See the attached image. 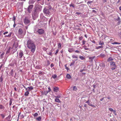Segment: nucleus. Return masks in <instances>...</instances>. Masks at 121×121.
<instances>
[{"label":"nucleus","instance_id":"obj_58","mask_svg":"<svg viewBox=\"0 0 121 121\" xmlns=\"http://www.w3.org/2000/svg\"><path fill=\"white\" fill-rule=\"evenodd\" d=\"M24 88H25L26 89V90H27V88H26V87L25 86H24Z\"/></svg>","mask_w":121,"mask_h":121},{"label":"nucleus","instance_id":"obj_48","mask_svg":"<svg viewBox=\"0 0 121 121\" xmlns=\"http://www.w3.org/2000/svg\"><path fill=\"white\" fill-rule=\"evenodd\" d=\"M14 44V47H15L16 48L18 46L17 44H16V45L15 44Z\"/></svg>","mask_w":121,"mask_h":121},{"label":"nucleus","instance_id":"obj_60","mask_svg":"<svg viewBox=\"0 0 121 121\" xmlns=\"http://www.w3.org/2000/svg\"><path fill=\"white\" fill-rule=\"evenodd\" d=\"M104 99V98H102L100 99V100L101 101H102Z\"/></svg>","mask_w":121,"mask_h":121},{"label":"nucleus","instance_id":"obj_15","mask_svg":"<svg viewBox=\"0 0 121 121\" xmlns=\"http://www.w3.org/2000/svg\"><path fill=\"white\" fill-rule=\"evenodd\" d=\"M55 101L56 102H58V103H60L61 101L60 100L57 98H56L55 99Z\"/></svg>","mask_w":121,"mask_h":121},{"label":"nucleus","instance_id":"obj_19","mask_svg":"<svg viewBox=\"0 0 121 121\" xmlns=\"http://www.w3.org/2000/svg\"><path fill=\"white\" fill-rule=\"evenodd\" d=\"M29 94V92L28 91H26L24 95L26 96H28Z\"/></svg>","mask_w":121,"mask_h":121},{"label":"nucleus","instance_id":"obj_21","mask_svg":"<svg viewBox=\"0 0 121 121\" xmlns=\"http://www.w3.org/2000/svg\"><path fill=\"white\" fill-rule=\"evenodd\" d=\"M36 120L37 121H40L41 120V117L39 116L36 118Z\"/></svg>","mask_w":121,"mask_h":121},{"label":"nucleus","instance_id":"obj_17","mask_svg":"<svg viewBox=\"0 0 121 121\" xmlns=\"http://www.w3.org/2000/svg\"><path fill=\"white\" fill-rule=\"evenodd\" d=\"M113 60V59L112 57H110L108 59V61H110L112 60Z\"/></svg>","mask_w":121,"mask_h":121},{"label":"nucleus","instance_id":"obj_27","mask_svg":"<svg viewBox=\"0 0 121 121\" xmlns=\"http://www.w3.org/2000/svg\"><path fill=\"white\" fill-rule=\"evenodd\" d=\"M12 100V99H10V100L9 102V105H11Z\"/></svg>","mask_w":121,"mask_h":121},{"label":"nucleus","instance_id":"obj_13","mask_svg":"<svg viewBox=\"0 0 121 121\" xmlns=\"http://www.w3.org/2000/svg\"><path fill=\"white\" fill-rule=\"evenodd\" d=\"M27 88H28V89H27V90L29 91H30L31 90H32L33 89V88L32 87V86H31L30 87H28Z\"/></svg>","mask_w":121,"mask_h":121},{"label":"nucleus","instance_id":"obj_46","mask_svg":"<svg viewBox=\"0 0 121 121\" xmlns=\"http://www.w3.org/2000/svg\"><path fill=\"white\" fill-rule=\"evenodd\" d=\"M102 46H99L98 47H97V49H99V48H102Z\"/></svg>","mask_w":121,"mask_h":121},{"label":"nucleus","instance_id":"obj_5","mask_svg":"<svg viewBox=\"0 0 121 121\" xmlns=\"http://www.w3.org/2000/svg\"><path fill=\"white\" fill-rule=\"evenodd\" d=\"M110 65H111V66L113 67L111 68V69L112 70H113L116 68V66L114 62L113 61L111 62H110Z\"/></svg>","mask_w":121,"mask_h":121},{"label":"nucleus","instance_id":"obj_18","mask_svg":"<svg viewBox=\"0 0 121 121\" xmlns=\"http://www.w3.org/2000/svg\"><path fill=\"white\" fill-rule=\"evenodd\" d=\"M95 57V56H90L89 57V59L91 60V61H92L93 59Z\"/></svg>","mask_w":121,"mask_h":121},{"label":"nucleus","instance_id":"obj_61","mask_svg":"<svg viewBox=\"0 0 121 121\" xmlns=\"http://www.w3.org/2000/svg\"><path fill=\"white\" fill-rule=\"evenodd\" d=\"M73 63H71L70 64V65L71 66L72 65H73Z\"/></svg>","mask_w":121,"mask_h":121},{"label":"nucleus","instance_id":"obj_50","mask_svg":"<svg viewBox=\"0 0 121 121\" xmlns=\"http://www.w3.org/2000/svg\"><path fill=\"white\" fill-rule=\"evenodd\" d=\"M54 66L53 64V63H52L51 65V67H52Z\"/></svg>","mask_w":121,"mask_h":121},{"label":"nucleus","instance_id":"obj_63","mask_svg":"<svg viewBox=\"0 0 121 121\" xmlns=\"http://www.w3.org/2000/svg\"><path fill=\"white\" fill-rule=\"evenodd\" d=\"M85 49L86 50H88L89 49L88 48H85Z\"/></svg>","mask_w":121,"mask_h":121},{"label":"nucleus","instance_id":"obj_31","mask_svg":"<svg viewBox=\"0 0 121 121\" xmlns=\"http://www.w3.org/2000/svg\"><path fill=\"white\" fill-rule=\"evenodd\" d=\"M104 43L102 42L101 41H100L99 43V44L100 45H102L104 44Z\"/></svg>","mask_w":121,"mask_h":121},{"label":"nucleus","instance_id":"obj_51","mask_svg":"<svg viewBox=\"0 0 121 121\" xmlns=\"http://www.w3.org/2000/svg\"><path fill=\"white\" fill-rule=\"evenodd\" d=\"M81 13H80L78 12H76V14H78V15H79Z\"/></svg>","mask_w":121,"mask_h":121},{"label":"nucleus","instance_id":"obj_55","mask_svg":"<svg viewBox=\"0 0 121 121\" xmlns=\"http://www.w3.org/2000/svg\"><path fill=\"white\" fill-rule=\"evenodd\" d=\"M4 53H3L2 54H1L0 55V56L2 57L4 54Z\"/></svg>","mask_w":121,"mask_h":121},{"label":"nucleus","instance_id":"obj_64","mask_svg":"<svg viewBox=\"0 0 121 121\" xmlns=\"http://www.w3.org/2000/svg\"><path fill=\"white\" fill-rule=\"evenodd\" d=\"M119 9L121 11V6L119 7Z\"/></svg>","mask_w":121,"mask_h":121},{"label":"nucleus","instance_id":"obj_47","mask_svg":"<svg viewBox=\"0 0 121 121\" xmlns=\"http://www.w3.org/2000/svg\"><path fill=\"white\" fill-rule=\"evenodd\" d=\"M92 11L93 12L95 13H96V11L95 10H93Z\"/></svg>","mask_w":121,"mask_h":121},{"label":"nucleus","instance_id":"obj_59","mask_svg":"<svg viewBox=\"0 0 121 121\" xmlns=\"http://www.w3.org/2000/svg\"><path fill=\"white\" fill-rule=\"evenodd\" d=\"M21 117L22 118H23L24 117V115H21Z\"/></svg>","mask_w":121,"mask_h":121},{"label":"nucleus","instance_id":"obj_49","mask_svg":"<svg viewBox=\"0 0 121 121\" xmlns=\"http://www.w3.org/2000/svg\"><path fill=\"white\" fill-rule=\"evenodd\" d=\"M103 2L104 3L107 2V0H103Z\"/></svg>","mask_w":121,"mask_h":121},{"label":"nucleus","instance_id":"obj_40","mask_svg":"<svg viewBox=\"0 0 121 121\" xmlns=\"http://www.w3.org/2000/svg\"><path fill=\"white\" fill-rule=\"evenodd\" d=\"M48 91L49 92L50 91H51V89L50 87H49L48 88Z\"/></svg>","mask_w":121,"mask_h":121},{"label":"nucleus","instance_id":"obj_39","mask_svg":"<svg viewBox=\"0 0 121 121\" xmlns=\"http://www.w3.org/2000/svg\"><path fill=\"white\" fill-rule=\"evenodd\" d=\"M113 112L115 115H116L117 114L115 110H113Z\"/></svg>","mask_w":121,"mask_h":121},{"label":"nucleus","instance_id":"obj_38","mask_svg":"<svg viewBox=\"0 0 121 121\" xmlns=\"http://www.w3.org/2000/svg\"><path fill=\"white\" fill-rule=\"evenodd\" d=\"M83 37L82 36H81L79 37V39L80 40H82L83 39Z\"/></svg>","mask_w":121,"mask_h":121},{"label":"nucleus","instance_id":"obj_16","mask_svg":"<svg viewBox=\"0 0 121 121\" xmlns=\"http://www.w3.org/2000/svg\"><path fill=\"white\" fill-rule=\"evenodd\" d=\"M66 77L67 78L69 79H70L71 78V77L70 75L68 74L66 75Z\"/></svg>","mask_w":121,"mask_h":121},{"label":"nucleus","instance_id":"obj_7","mask_svg":"<svg viewBox=\"0 0 121 121\" xmlns=\"http://www.w3.org/2000/svg\"><path fill=\"white\" fill-rule=\"evenodd\" d=\"M24 22L25 24L27 25L30 23V21L28 18L26 17L24 19Z\"/></svg>","mask_w":121,"mask_h":121},{"label":"nucleus","instance_id":"obj_45","mask_svg":"<svg viewBox=\"0 0 121 121\" xmlns=\"http://www.w3.org/2000/svg\"><path fill=\"white\" fill-rule=\"evenodd\" d=\"M86 103H87L88 104H90L89 102V99L88 100H87L86 102Z\"/></svg>","mask_w":121,"mask_h":121},{"label":"nucleus","instance_id":"obj_35","mask_svg":"<svg viewBox=\"0 0 121 121\" xmlns=\"http://www.w3.org/2000/svg\"><path fill=\"white\" fill-rule=\"evenodd\" d=\"M4 106L2 105H0V109H2L4 108Z\"/></svg>","mask_w":121,"mask_h":121},{"label":"nucleus","instance_id":"obj_25","mask_svg":"<svg viewBox=\"0 0 121 121\" xmlns=\"http://www.w3.org/2000/svg\"><path fill=\"white\" fill-rule=\"evenodd\" d=\"M86 42V41L85 40H83L82 41V45H85V44Z\"/></svg>","mask_w":121,"mask_h":121},{"label":"nucleus","instance_id":"obj_44","mask_svg":"<svg viewBox=\"0 0 121 121\" xmlns=\"http://www.w3.org/2000/svg\"><path fill=\"white\" fill-rule=\"evenodd\" d=\"M85 69H82V70H80V72H83V71H85Z\"/></svg>","mask_w":121,"mask_h":121},{"label":"nucleus","instance_id":"obj_24","mask_svg":"<svg viewBox=\"0 0 121 121\" xmlns=\"http://www.w3.org/2000/svg\"><path fill=\"white\" fill-rule=\"evenodd\" d=\"M12 118L11 117L10 115L8 116V121H10L11 120Z\"/></svg>","mask_w":121,"mask_h":121},{"label":"nucleus","instance_id":"obj_37","mask_svg":"<svg viewBox=\"0 0 121 121\" xmlns=\"http://www.w3.org/2000/svg\"><path fill=\"white\" fill-rule=\"evenodd\" d=\"M109 110L111 111H113V109L111 108H109Z\"/></svg>","mask_w":121,"mask_h":121},{"label":"nucleus","instance_id":"obj_28","mask_svg":"<svg viewBox=\"0 0 121 121\" xmlns=\"http://www.w3.org/2000/svg\"><path fill=\"white\" fill-rule=\"evenodd\" d=\"M3 77L2 76H1L0 77V82H2L3 81Z\"/></svg>","mask_w":121,"mask_h":121},{"label":"nucleus","instance_id":"obj_26","mask_svg":"<svg viewBox=\"0 0 121 121\" xmlns=\"http://www.w3.org/2000/svg\"><path fill=\"white\" fill-rule=\"evenodd\" d=\"M79 57L82 60H83L85 59L84 57L82 56H80Z\"/></svg>","mask_w":121,"mask_h":121},{"label":"nucleus","instance_id":"obj_54","mask_svg":"<svg viewBox=\"0 0 121 121\" xmlns=\"http://www.w3.org/2000/svg\"><path fill=\"white\" fill-rule=\"evenodd\" d=\"M7 33H8V32L7 31H6V32H4L3 33V34L4 35H5L6 34H7Z\"/></svg>","mask_w":121,"mask_h":121},{"label":"nucleus","instance_id":"obj_4","mask_svg":"<svg viewBox=\"0 0 121 121\" xmlns=\"http://www.w3.org/2000/svg\"><path fill=\"white\" fill-rule=\"evenodd\" d=\"M35 31L39 35H42L44 32V30L42 29H35Z\"/></svg>","mask_w":121,"mask_h":121},{"label":"nucleus","instance_id":"obj_34","mask_svg":"<svg viewBox=\"0 0 121 121\" xmlns=\"http://www.w3.org/2000/svg\"><path fill=\"white\" fill-rule=\"evenodd\" d=\"M38 115V114L37 113H36L34 115V117H35L37 116Z\"/></svg>","mask_w":121,"mask_h":121},{"label":"nucleus","instance_id":"obj_33","mask_svg":"<svg viewBox=\"0 0 121 121\" xmlns=\"http://www.w3.org/2000/svg\"><path fill=\"white\" fill-rule=\"evenodd\" d=\"M77 89V88L76 86H74L73 87V90L74 91H76Z\"/></svg>","mask_w":121,"mask_h":121},{"label":"nucleus","instance_id":"obj_30","mask_svg":"<svg viewBox=\"0 0 121 121\" xmlns=\"http://www.w3.org/2000/svg\"><path fill=\"white\" fill-rule=\"evenodd\" d=\"M112 44H121V43L115 42L114 43H112Z\"/></svg>","mask_w":121,"mask_h":121},{"label":"nucleus","instance_id":"obj_2","mask_svg":"<svg viewBox=\"0 0 121 121\" xmlns=\"http://www.w3.org/2000/svg\"><path fill=\"white\" fill-rule=\"evenodd\" d=\"M41 7V8H39V9L38 8H37L35 10L33 13L32 14L33 18V19L35 20L38 16V14L39 12L41 11V6H40Z\"/></svg>","mask_w":121,"mask_h":121},{"label":"nucleus","instance_id":"obj_52","mask_svg":"<svg viewBox=\"0 0 121 121\" xmlns=\"http://www.w3.org/2000/svg\"><path fill=\"white\" fill-rule=\"evenodd\" d=\"M43 49L44 50L46 51L47 50V49L45 48H43Z\"/></svg>","mask_w":121,"mask_h":121},{"label":"nucleus","instance_id":"obj_62","mask_svg":"<svg viewBox=\"0 0 121 121\" xmlns=\"http://www.w3.org/2000/svg\"><path fill=\"white\" fill-rule=\"evenodd\" d=\"M13 19L14 21L15 20V17H13Z\"/></svg>","mask_w":121,"mask_h":121},{"label":"nucleus","instance_id":"obj_20","mask_svg":"<svg viewBox=\"0 0 121 121\" xmlns=\"http://www.w3.org/2000/svg\"><path fill=\"white\" fill-rule=\"evenodd\" d=\"M72 57L73 58H78V56L77 55H73L72 56Z\"/></svg>","mask_w":121,"mask_h":121},{"label":"nucleus","instance_id":"obj_22","mask_svg":"<svg viewBox=\"0 0 121 121\" xmlns=\"http://www.w3.org/2000/svg\"><path fill=\"white\" fill-rule=\"evenodd\" d=\"M44 73L43 72H41L40 71L38 72V74L40 76H41Z\"/></svg>","mask_w":121,"mask_h":121},{"label":"nucleus","instance_id":"obj_29","mask_svg":"<svg viewBox=\"0 0 121 121\" xmlns=\"http://www.w3.org/2000/svg\"><path fill=\"white\" fill-rule=\"evenodd\" d=\"M13 70H12L9 73V74H11V75H13Z\"/></svg>","mask_w":121,"mask_h":121},{"label":"nucleus","instance_id":"obj_14","mask_svg":"<svg viewBox=\"0 0 121 121\" xmlns=\"http://www.w3.org/2000/svg\"><path fill=\"white\" fill-rule=\"evenodd\" d=\"M47 52L48 55H50V56L52 55V53L50 50H49V51H47Z\"/></svg>","mask_w":121,"mask_h":121},{"label":"nucleus","instance_id":"obj_3","mask_svg":"<svg viewBox=\"0 0 121 121\" xmlns=\"http://www.w3.org/2000/svg\"><path fill=\"white\" fill-rule=\"evenodd\" d=\"M24 34H23V31L22 29H19L18 30V36L20 38L23 37Z\"/></svg>","mask_w":121,"mask_h":121},{"label":"nucleus","instance_id":"obj_11","mask_svg":"<svg viewBox=\"0 0 121 121\" xmlns=\"http://www.w3.org/2000/svg\"><path fill=\"white\" fill-rule=\"evenodd\" d=\"M61 43H59L57 47L58 49H61Z\"/></svg>","mask_w":121,"mask_h":121},{"label":"nucleus","instance_id":"obj_56","mask_svg":"<svg viewBox=\"0 0 121 121\" xmlns=\"http://www.w3.org/2000/svg\"><path fill=\"white\" fill-rule=\"evenodd\" d=\"M88 105H89L90 106H93V105L92 104H88Z\"/></svg>","mask_w":121,"mask_h":121},{"label":"nucleus","instance_id":"obj_43","mask_svg":"<svg viewBox=\"0 0 121 121\" xmlns=\"http://www.w3.org/2000/svg\"><path fill=\"white\" fill-rule=\"evenodd\" d=\"M55 97H56V98H60V95H59L56 96Z\"/></svg>","mask_w":121,"mask_h":121},{"label":"nucleus","instance_id":"obj_10","mask_svg":"<svg viewBox=\"0 0 121 121\" xmlns=\"http://www.w3.org/2000/svg\"><path fill=\"white\" fill-rule=\"evenodd\" d=\"M59 90V88L57 87H55L54 88L53 91L55 92H57Z\"/></svg>","mask_w":121,"mask_h":121},{"label":"nucleus","instance_id":"obj_23","mask_svg":"<svg viewBox=\"0 0 121 121\" xmlns=\"http://www.w3.org/2000/svg\"><path fill=\"white\" fill-rule=\"evenodd\" d=\"M57 77V75L56 74H55L54 75H53L52 76V77L54 79H55Z\"/></svg>","mask_w":121,"mask_h":121},{"label":"nucleus","instance_id":"obj_6","mask_svg":"<svg viewBox=\"0 0 121 121\" xmlns=\"http://www.w3.org/2000/svg\"><path fill=\"white\" fill-rule=\"evenodd\" d=\"M33 6V5H30L28 7L27 11L29 13H30L31 11H32Z\"/></svg>","mask_w":121,"mask_h":121},{"label":"nucleus","instance_id":"obj_53","mask_svg":"<svg viewBox=\"0 0 121 121\" xmlns=\"http://www.w3.org/2000/svg\"><path fill=\"white\" fill-rule=\"evenodd\" d=\"M120 17H118V18L117 19V20L118 21L119 20H120Z\"/></svg>","mask_w":121,"mask_h":121},{"label":"nucleus","instance_id":"obj_42","mask_svg":"<svg viewBox=\"0 0 121 121\" xmlns=\"http://www.w3.org/2000/svg\"><path fill=\"white\" fill-rule=\"evenodd\" d=\"M70 6H72L73 7H74V5L73 4H71L70 5Z\"/></svg>","mask_w":121,"mask_h":121},{"label":"nucleus","instance_id":"obj_36","mask_svg":"<svg viewBox=\"0 0 121 121\" xmlns=\"http://www.w3.org/2000/svg\"><path fill=\"white\" fill-rule=\"evenodd\" d=\"M92 1H88L87 2V3L88 4H91V3H92Z\"/></svg>","mask_w":121,"mask_h":121},{"label":"nucleus","instance_id":"obj_1","mask_svg":"<svg viewBox=\"0 0 121 121\" xmlns=\"http://www.w3.org/2000/svg\"><path fill=\"white\" fill-rule=\"evenodd\" d=\"M26 45L28 48L30 49L31 51L34 53L36 47L33 41L29 39L27 41Z\"/></svg>","mask_w":121,"mask_h":121},{"label":"nucleus","instance_id":"obj_8","mask_svg":"<svg viewBox=\"0 0 121 121\" xmlns=\"http://www.w3.org/2000/svg\"><path fill=\"white\" fill-rule=\"evenodd\" d=\"M44 13L46 14L47 15H49L50 13L49 10L46 9H44L43 10Z\"/></svg>","mask_w":121,"mask_h":121},{"label":"nucleus","instance_id":"obj_41","mask_svg":"<svg viewBox=\"0 0 121 121\" xmlns=\"http://www.w3.org/2000/svg\"><path fill=\"white\" fill-rule=\"evenodd\" d=\"M75 52H76L77 53H79L80 52L78 50H76Z\"/></svg>","mask_w":121,"mask_h":121},{"label":"nucleus","instance_id":"obj_32","mask_svg":"<svg viewBox=\"0 0 121 121\" xmlns=\"http://www.w3.org/2000/svg\"><path fill=\"white\" fill-rule=\"evenodd\" d=\"M59 51V50L58 49H57V50L56 51V52L55 53V55H57L58 53V52Z\"/></svg>","mask_w":121,"mask_h":121},{"label":"nucleus","instance_id":"obj_9","mask_svg":"<svg viewBox=\"0 0 121 121\" xmlns=\"http://www.w3.org/2000/svg\"><path fill=\"white\" fill-rule=\"evenodd\" d=\"M23 55V52L21 50L20 51L19 54V56L20 58H22Z\"/></svg>","mask_w":121,"mask_h":121},{"label":"nucleus","instance_id":"obj_12","mask_svg":"<svg viewBox=\"0 0 121 121\" xmlns=\"http://www.w3.org/2000/svg\"><path fill=\"white\" fill-rule=\"evenodd\" d=\"M68 51L70 52H72L74 51V49L73 48H70L69 49Z\"/></svg>","mask_w":121,"mask_h":121},{"label":"nucleus","instance_id":"obj_57","mask_svg":"<svg viewBox=\"0 0 121 121\" xmlns=\"http://www.w3.org/2000/svg\"><path fill=\"white\" fill-rule=\"evenodd\" d=\"M14 90L15 91H17V89H16V87H15L14 88Z\"/></svg>","mask_w":121,"mask_h":121}]
</instances>
